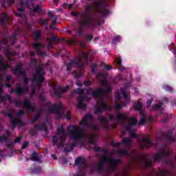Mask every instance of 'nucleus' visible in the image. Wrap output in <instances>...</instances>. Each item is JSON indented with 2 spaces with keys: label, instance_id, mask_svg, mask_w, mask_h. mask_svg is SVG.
<instances>
[{
  "label": "nucleus",
  "instance_id": "obj_1",
  "mask_svg": "<svg viewBox=\"0 0 176 176\" xmlns=\"http://www.w3.org/2000/svg\"><path fill=\"white\" fill-rule=\"evenodd\" d=\"M71 14L74 17L78 16L80 18V20L78 21L80 26H79L78 29V34L79 36L83 35V28L94 30L96 27H100V25H101V20L92 19L91 16L86 12H72Z\"/></svg>",
  "mask_w": 176,
  "mask_h": 176
},
{
  "label": "nucleus",
  "instance_id": "obj_2",
  "mask_svg": "<svg viewBox=\"0 0 176 176\" xmlns=\"http://www.w3.org/2000/svg\"><path fill=\"white\" fill-rule=\"evenodd\" d=\"M71 140L73 142L68 143L67 146L64 148V152L68 153L74 151V148L78 145V141L79 140L83 139V135H85V130L80 129L77 126H73L72 129L69 132Z\"/></svg>",
  "mask_w": 176,
  "mask_h": 176
},
{
  "label": "nucleus",
  "instance_id": "obj_3",
  "mask_svg": "<svg viewBox=\"0 0 176 176\" xmlns=\"http://www.w3.org/2000/svg\"><path fill=\"white\" fill-rule=\"evenodd\" d=\"M32 38L34 42L32 44V46H33L34 49H35L36 54L38 56H44L45 52L41 51V49L43 47V44L39 42V41H42V32L41 30H36L32 33Z\"/></svg>",
  "mask_w": 176,
  "mask_h": 176
},
{
  "label": "nucleus",
  "instance_id": "obj_4",
  "mask_svg": "<svg viewBox=\"0 0 176 176\" xmlns=\"http://www.w3.org/2000/svg\"><path fill=\"white\" fill-rule=\"evenodd\" d=\"M133 160L140 163V166L142 167L143 170H146V168L153 166V162L151 160V158L148 157L145 154H142L141 157L135 156L133 157Z\"/></svg>",
  "mask_w": 176,
  "mask_h": 176
},
{
  "label": "nucleus",
  "instance_id": "obj_5",
  "mask_svg": "<svg viewBox=\"0 0 176 176\" xmlns=\"http://www.w3.org/2000/svg\"><path fill=\"white\" fill-rule=\"evenodd\" d=\"M12 71L14 74L19 72V75L22 77V80L24 85L23 87H27L30 90V88H28V77H27V72L23 68V63H19Z\"/></svg>",
  "mask_w": 176,
  "mask_h": 176
},
{
  "label": "nucleus",
  "instance_id": "obj_6",
  "mask_svg": "<svg viewBox=\"0 0 176 176\" xmlns=\"http://www.w3.org/2000/svg\"><path fill=\"white\" fill-rule=\"evenodd\" d=\"M102 163L104 164H108L111 170V171H115V170L118 169V165L122 164V160L120 159H115L109 157L107 155L102 156L101 157Z\"/></svg>",
  "mask_w": 176,
  "mask_h": 176
},
{
  "label": "nucleus",
  "instance_id": "obj_7",
  "mask_svg": "<svg viewBox=\"0 0 176 176\" xmlns=\"http://www.w3.org/2000/svg\"><path fill=\"white\" fill-rule=\"evenodd\" d=\"M138 141L139 142L140 148L142 150L144 148L149 149V148H152V146H155L156 148L159 146V142L155 144L153 143V141L151 140L149 136H144L142 139H138Z\"/></svg>",
  "mask_w": 176,
  "mask_h": 176
},
{
  "label": "nucleus",
  "instance_id": "obj_8",
  "mask_svg": "<svg viewBox=\"0 0 176 176\" xmlns=\"http://www.w3.org/2000/svg\"><path fill=\"white\" fill-rule=\"evenodd\" d=\"M94 6L95 10L102 14V16H107L109 14V10L108 9H101L102 8H105L107 4L102 0H94Z\"/></svg>",
  "mask_w": 176,
  "mask_h": 176
},
{
  "label": "nucleus",
  "instance_id": "obj_9",
  "mask_svg": "<svg viewBox=\"0 0 176 176\" xmlns=\"http://www.w3.org/2000/svg\"><path fill=\"white\" fill-rule=\"evenodd\" d=\"M61 103L55 104L51 107L48 108V111L51 113H55L56 119H63L64 118V111H60L61 109Z\"/></svg>",
  "mask_w": 176,
  "mask_h": 176
},
{
  "label": "nucleus",
  "instance_id": "obj_10",
  "mask_svg": "<svg viewBox=\"0 0 176 176\" xmlns=\"http://www.w3.org/2000/svg\"><path fill=\"white\" fill-rule=\"evenodd\" d=\"M43 75H45V69L43 67H42V66H38L36 68V72L33 76L32 82H38V83L43 82L45 80Z\"/></svg>",
  "mask_w": 176,
  "mask_h": 176
},
{
  "label": "nucleus",
  "instance_id": "obj_11",
  "mask_svg": "<svg viewBox=\"0 0 176 176\" xmlns=\"http://www.w3.org/2000/svg\"><path fill=\"white\" fill-rule=\"evenodd\" d=\"M170 170L160 169L157 171L155 169L149 170V173H142V176H168L170 175Z\"/></svg>",
  "mask_w": 176,
  "mask_h": 176
},
{
  "label": "nucleus",
  "instance_id": "obj_12",
  "mask_svg": "<svg viewBox=\"0 0 176 176\" xmlns=\"http://www.w3.org/2000/svg\"><path fill=\"white\" fill-rule=\"evenodd\" d=\"M29 92V89L27 88V87H22V85L21 83H17L16 87L14 89L12 88L10 91V94H13V93H16V96H24L25 94H27V93Z\"/></svg>",
  "mask_w": 176,
  "mask_h": 176
},
{
  "label": "nucleus",
  "instance_id": "obj_13",
  "mask_svg": "<svg viewBox=\"0 0 176 176\" xmlns=\"http://www.w3.org/2000/svg\"><path fill=\"white\" fill-rule=\"evenodd\" d=\"M52 90L54 91V96H56L57 98H60L64 93H67V91L69 90V86L67 85L65 87H63L61 85L56 87V85H54Z\"/></svg>",
  "mask_w": 176,
  "mask_h": 176
},
{
  "label": "nucleus",
  "instance_id": "obj_14",
  "mask_svg": "<svg viewBox=\"0 0 176 176\" xmlns=\"http://www.w3.org/2000/svg\"><path fill=\"white\" fill-rule=\"evenodd\" d=\"M72 65H75L76 67H78L79 68H84L85 67V64L83 62H82V59L79 57H76L74 59H72L70 60V63H69L67 65V71L69 72L71 71V68H72Z\"/></svg>",
  "mask_w": 176,
  "mask_h": 176
},
{
  "label": "nucleus",
  "instance_id": "obj_15",
  "mask_svg": "<svg viewBox=\"0 0 176 176\" xmlns=\"http://www.w3.org/2000/svg\"><path fill=\"white\" fill-rule=\"evenodd\" d=\"M6 116L11 120V124L12 127H16V126H20V127L23 126H25V122H23L21 120L14 118L12 113H6Z\"/></svg>",
  "mask_w": 176,
  "mask_h": 176
},
{
  "label": "nucleus",
  "instance_id": "obj_16",
  "mask_svg": "<svg viewBox=\"0 0 176 176\" xmlns=\"http://www.w3.org/2000/svg\"><path fill=\"white\" fill-rule=\"evenodd\" d=\"M112 107L108 104L103 102L95 107L94 113L95 115H98L99 113H102L104 111H111Z\"/></svg>",
  "mask_w": 176,
  "mask_h": 176
},
{
  "label": "nucleus",
  "instance_id": "obj_17",
  "mask_svg": "<svg viewBox=\"0 0 176 176\" xmlns=\"http://www.w3.org/2000/svg\"><path fill=\"white\" fill-rule=\"evenodd\" d=\"M93 120V115L90 113H87L82 120L80 122V126H82L83 129H87L90 126V122Z\"/></svg>",
  "mask_w": 176,
  "mask_h": 176
},
{
  "label": "nucleus",
  "instance_id": "obj_18",
  "mask_svg": "<svg viewBox=\"0 0 176 176\" xmlns=\"http://www.w3.org/2000/svg\"><path fill=\"white\" fill-rule=\"evenodd\" d=\"M109 120H118V122H124L126 120V115L118 113L117 116L113 113H109Z\"/></svg>",
  "mask_w": 176,
  "mask_h": 176
},
{
  "label": "nucleus",
  "instance_id": "obj_19",
  "mask_svg": "<svg viewBox=\"0 0 176 176\" xmlns=\"http://www.w3.org/2000/svg\"><path fill=\"white\" fill-rule=\"evenodd\" d=\"M22 105L24 108H26L28 112H35V106L32 105V103L30 100L27 98L24 99Z\"/></svg>",
  "mask_w": 176,
  "mask_h": 176
},
{
  "label": "nucleus",
  "instance_id": "obj_20",
  "mask_svg": "<svg viewBox=\"0 0 176 176\" xmlns=\"http://www.w3.org/2000/svg\"><path fill=\"white\" fill-rule=\"evenodd\" d=\"M105 95V89L102 88H98L92 91V97L94 98H104V96Z\"/></svg>",
  "mask_w": 176,
  "mask_h": 176
},
{
  "label": "nucleus",
  "instance_id": "obj_21",
  "mask_svg": "<svg viewBox=\"0 0 176 176\" xmlns=\"http://www.w3.org/2000/svg\"><path fill=\"white\" fill-rule=\"evenodd\" d=\"M97 120H98L99 123L102 124V127L105 129V130H108V129H109V120H108L107 117L99 116Z\"/></svg>",
  "mask_w": 176,
  "mask_h": 176
},
{
  "label": "nucleus",
  "instance_id": "obj_22",
  "mask_svg": "<svg viewBox=\"0 0 176 176\" xmlns=\"http://www.w3.org/2000/svg\"><path fill=\"white\" fill-rule=\"evenodd\" d=\"M129 122L125 126V129L126 131H131V129H133V126H135L137 123H138V121H137V119H135L134 117H130L129 118Z\"/></svg>",
  "mask_w": 176,
  "mask_h": 176
},
{
  "label": "nucleus",
  "instance_id": "obj_23",
  "mask_svg": "<svg viewBox=\"0 0 176 176\" xmlns=\"http://www.w3.org/2000/svg\"><path fill=\"white\" fill-rule=\"evenodd\" d=\"M85 140H87L89 144H91V145H96V142H97L98 136H97L96 133H94L91 135H85Z\"/></svg>",
  "mask_w": 176,
  "mask_h": 176
},
{
  "label": "nucleus",
  "instance_id": "obj_24",
  "mask_svg": "<svg viewBox=\"0 0 176 176\" xmlns=\"http://www.w3.org/2000/svg\"><path fill=\"white\" fill-rule=\"evenodd\" d=\"M165 140L170 144H173V142H175V138L173 135V129L168 130L165 133L164 135Z\"/></svg>",
  "mask_w": 176,
  "mask_h": 176
},
{
  "label": "nucleus",
  "instance_id": "obj_25",
  "mask_svg": "<svg viewBox=\"0 0 176 176\" xmlns=\"http://www.w3.org/2000/svg\"><path fill=\"white\" fill-rule=\"evenodd\" d=\"M78 104H77V108L78 109H86V104H85V97L82 95H80L78 98Z\"/></svg>",
  "mask_w": 176,
  "mask_h": 176
},
{
  "label": "nucleus",
  "instance_id": "obj_26",
  "mask_svg": "<svg viewBox=\"0 0 176 176\" xmlns=\"http://www.w3.org/2000/svg\"><path fill=\"white\" fill-rule=\"evenodd\" d=\"M130 144H131V140L129 138H126L122 140V142H113L112 145L115 148H118V146H120V145L122 144L128 145V146H131Z\"/></svg>",
  "mask_w": 176,
  "mask_h": 176
},
{
  "label": "nucleus",
  "instance_id": "obj_27",
  "mask_svg": "<svg viewBox=\"0 0 176 176\" xmlns=\"http://www.w3.org/2000/svg\"><path fill=\"white\" fill-rule=\"evenodd\" d=\"M74 164L78 167H83L86 166V159L83 157H78L75 160Z\"/></svg>",
  "mask_w": 176,
  "mask_h": 176
},
{
  "label": "nucleus",
  "instance_id": "obj_28",
  "mask_svg": "<svg viewBox=\"0 0 176 176\" xmlns=\"http://www.w3.org/2000/svg\"><path fill=\"white\" fill-rule=\"evenodd\" d=\"M153 120V118L146 116V115H143L140 118V120L139 121V125L142 126L144 123H151Z\"/></svg>",
  "mask_w": 176,
  "mask_h": 176
},
{
  "label": "nucleus",
  "instance_id": "obj_29",
  "mask_svg": "<svg viewBox=\"0 0 176 176\" xmlns=\"http://www.w3.org/2000/svg\"><path fill=\"white\" fill-rule=\"evenodd\" d=\"M98 76H101L103 79L101 80L102 86L106 87L109 85V82H108V79H107V74L104 73H98Z\"/></svg>",
  "mask_w": 176,
  "mask_h": 176
},
{
  "label": "nucleus",
  "instance_id": "obj_30",
  "mask_svg": "<svg viewBox=\"0 0 176 176\" xmlns=\"http://www.w3.org/2000/svg\"><path fill=\"white\" fill-rule=\"evenodd\" d=\"M85 91L87 93L88 89L86 88H77L76 89L73 90L72 93L73 94H80V96H85Z\"/></svg>",
  "mask_w": 176,
  "mask_h": 176
},
{
  "label": "nucleus",
  "instance_id": "obj_31",
  "mask_svg": "<svg viewBox=\"0 0 176 176\" xmlns=\"http://www.w3.org/2000/svg\"><path fill=\"white\" fill-rule=\"evenodd\" d=\"M30 160L32 162H38V163H41V159H39V155H38V153L36 151H33Z\"/></svg>",
  "mask_w": 176,
  "mask_h": 176
},
{
  "label": "nucleus",
  "instance_id": "obj_32",
  "mask_svg": "<svg viewBox=\"0 0 176 176\" xmlns=\"http://www.w3.org/2000/svg\"><path fill=\"white\" fill-rule=\"evenodd\" d=\"M35 130H39L40 131H45L47 132V128H46V123L43 122L41 126L38 124L34 125Z\"/></svg>",
  "mask_w": 176,
  "mask_h": 176
},
{
  "label": "nucleus",
  "instance_id": "obj_33",
  "mask_svg": "<svg viewBox=\"0 0 176 176\" xmlns=\"http://www.w3.org/2000/svg\"><path fill=\"white\" fill-rule=\"evenodd\" d=\"M116 65L119 66L120 71H124V69H126V67L122 65V58L117 57L116 58Z\"/></svg>",
  "mask_w": 176,
  "mask_h": 176
},
{
  "label": "nucleus",
  "instance_id": "obj_34",
  "mask_svg": "<svg viewBox=\"0 0 176 176\" xmlns=\"http://www.w3.org/2000/svg\"><path fill=\"white\" fill-rule=\"evenodd\" d=\"M153 159L154 162H161V160H164V158L163 157V154H162V153H155Z\"/></svg>",
  "mask_w": 176,
  "mask_h": 176
},
{
  "label": "nucleus",
  "instance_id": "obj_35",
  "mask_svg": "<svg viewBox=\"0 0 176 176\" xmlns=\"http://www.w3.org/2000/svg\"><path fill=\"white\" fill-rule=\"evenodd\" d=\"M77 12H80V13H87V14H89L91 18L94 19V18H93L91 13H90L91 12V6L90 5L86 6L85 12H82V11H77Z\"/></svg>",
  "mask_w": 176,
  "mask_h": 176
},
{
  "label": "nucleus",
  "instance_id": "obj_36",
  "mask_svg": "<svg viewBox=\"0 0 176 176\" xmlns=\"http://www.w3.org/2000/svg\"><path fill=\"white\" fill-rule=\"evenodd\" d=\"M117 153L120 155V156H129V155H130V152L127 149L118 150L117 151Z\"/></svg>",
  "mask_w": 176,
  "mask_h": 176
},
{
  "label": "nucleus",
  "instance_id": "obj_37",
  "mask_svg": "<svg viewBox=\"0 0 176 176\" xmlns=\"http://www.w3.org/2000/svg\"><path fill=\"white\" fill-rule=\"evenodd\" d=\"M9 20L10 18L7 15H3L2 16H0V24H2V25H5L6 24V21Z\"/></svg>",
  "mask_w": 176,
  "mask_h": 176
},
{
  "label": "nucleus",
  "instance_id": "obj_38",
  "mask_svg": "<svg viewBox=\"0 0 176 176\" xmlns=\"http://www.w3.org/2000/svg\"><path fill=\"white\" fill-rule=\"evenodd\" d=\"M57 131L58 134H61L62 137H65L67 135V133L65 132V128L64 126H60L58 128Z\"/></svg>",
  "mask_w": 176,
  "mask_h": 176
},
{
  "label": "nucleus",
  "instance_id": "obj_39",
  "mask_svg": "<svg viewBox=\"0 0 176 176\" xmlns=\"http://www.w3.org/2000/svg\"><path fill=\"white\" fill-rule=\"evenodd\" d=\"M0 69L1 71H4V72L8 71V66L3 63V59H0Z\"/></svg>",
  "mask_w": 176,
  "mask_h": 176
},
{
  "label": "nucleus",
  "instance_id": "obj_40",
  "mask_svg": "<svg viewBox=\"0 0 176 176\" xmlns=\"http://www.w3.org/2000/svg\"><path fill=\"white\" fill-rule=\"evenodd\" d=\"M142 107H144V105L140 102L133 104V108L135 109V111H140L142 109Z\"/></svg>",
  "mask_w": 176,
  "mask_h": 176
},
{
  "label": "nucleus",
  "instance_id": "obj_41",
  "mask_svg": "<svg viewBox=\"0 0 176 176\" xmlns=\"http://www.w3.org/2000/svg\"><path fill=\"white\" fill-rule=\"evenodd\" d=\"M95 169L98 170V173H102L104 171V164L100 163L95 166Z\"/></svg>",
  "mask_w": 176,
  "mask_h": 176
},
{
  "label": "nucleus",
  "instance_id": "obj_42",
  "mask_svg": "<svg viewBox=\"0 0 176 176\" xmlns=\"http://www.w3.org/2000/svg\"><path fill=\"white\" fill-rule=\"evenodd\" d=\"M162 154L164 160L166 157H168V156H171V155H173V152L171 151H164L162 152Z\"/></svg>",
  "mask_w": 176,
  "mask_h": 176
},
{
  "label": "nucleus",
  "instance_id": "obj_43",
  "mask_svg": "<svg viewBox=\"0 0 176 176\" xmlns=\"http://www.w3.org/2000/svg\"><path fill=\"white\" fill-rule=\"evenodd\" d=\"M163 89H164V90H165L166 91H168V93H173V91L174 90L172 88V87L168 85H163Z\"/></svg>",
  "mask_w": 176,
  "mask_h": 176
},
{
  "label": "nucleus",
  "instance_id": "obj_44",
  "mask_svg": "<svg viewBox=\"0 0 176 176\" xmlns=\"http://www.w3.org/2000/svg\"><path fill=\"white\" fill-rule=\"evenodd\" d=\"M42 116V114L41 113H38L36 114V116L32 120L31 123L32 124H34V123H36L38 121V119Z\"/></svg>",
  "mask_w": 176,
  "mask_h": 176
},
{
  "label": "nucleus",
  "instance_id": "obj_45",
  "mask_svg": "<svg viewBox=\"0 0 176 176\" xmlns=\"http://www.w3.org/2000/svg\"><path fill=\"white\" fill-rule=\"evenodd\" d=\"M47 48L48 49H53L54 47V41L52 40H47Z\"/></svg>",
  "mask_w": 176,
  "mask_h": 176
},
{
  "label": "nucleus",
  "instance_id": "obj_46",
  "mask_svg": "<svg viewBox=\"0 0 176 176\" xmlns=\"http://www.w3.org/2000/svg\"><path fill=\"white\" fill-rule=\"evenodd\" d=\"M11 104H14L15 107H19L20 105H21V104H23V102L21 100H14L11 101Z\"/></svg>",
  "mask_w": 176,
  "mask_h": 176
},
{
  "label": "nucleus",
  "instance_id": "obj_47",
  "mask_svg": "<svg viewBox=\"0 0 176 176\" xmlns=\"http://www.w3.org/2000/svg\"><path fill=\"white\" fill-rule=\"evenodd\" d=\"M58 142V138L57 136L54 135L52 137V146H56Z\"/></svg>",
  "mask_w": 176,
  "mask_h": 176
},
{
  "label": "nucleus",
  "instance_id": "obj_48",
  "mask_svg": "<svg viewBox=\"0 0 176 176\" xmlns=\"http://www.w3.org/2000/svg\"><path fill=\"white\" fill-rule=\"evenodd\" d=\"M56 24H57V18H55L52 21V23L50 25V28H51V30L56 29Z\"/></svg>",
  "mask_w": 176,
  "mask_h": 176
},
{
  "label": "nucleus",
  "instance_id": "obj_49",
  "mask_svg": "<svg viewBox=\"0 0 176 176\" xmlns=\"http://www.w3.org/2000/svg\"><path fill=\"white\" fill-rule=\"evenodd\" d=\"M25 115V112L23 109H19V111L16 113V118H20V116H23Z\"/></svg>",
  "mask_w": 176,
  "mask_h": 176
},
{
  "label": "nucleus",
  "instance_id": "obj_50",
  "mask_svg": "<svg viewBox=\"0 0 176 176\" xmlns=\"http://www.w3.org/2000/svg\"><path fill=\"white\" fill-rule=\"evenodd\" d=\"M84 38L88 41L90 42V41L93 40V35L91 34H86L84 36Z\"/></svg>",
  "mask_w": 176,
  "mask_h": 176
},
{
  "label": "nucleus",
  "instance_id": "obj_51",
  "mask_svg": "<svg viewBox=\"0 0 176 176\" xmlns=\"http://www.w3.org/2000/svg\"><path fill=\"white\" fill-rule=\"evenodd\" d=\"M8 141H9V138L6 135L0 136V142H8Z\"/></svg>",
  "mask_w": 176,
  "mask_h": 176
},
{
  "label": "nucleus",
  "instance_id": "obj_52",
  "mask_svg": "<svg viewBox=\"0 0 176 176\" xmlns=\"http://www.w3.org/2000/svg\"><path fill=\"white\" fill-rule=\"evenodd\" d=\"M122 37L120 36H116L113 38V43H117V42H120Z\"/></svg>",
  "mask_w": 176,
  "mask_h": 176
},
{
  "label": "nucleus",
  "instance_id": "obj_53",
  "mask_svg": "<svg viewBox=\"0 0 176 176\" xmlns=\"http://www.w3.org/2000/svg\"><path fill=\"white\" fill-rule=\"evenodd\" d=\"M47 41H58V36L56 34H52V38H47Z\"/></svg>",
  "mask_w": 176,
  "mask_h": 176
},
{
  "label": "nucleus",
  "instance_id": "obj_54",
  "mask_svg": "<svg viewBox=\"0 0 176 176\" xmlns=\"http://www.w3.org/2000/svg\"><path fill=\"white\" fill-rule=\"evenodd\" d=\"M97 64L96 63H93L91 65V72L92 74H96V72H97Z\"/></svg>",
  "mask_w": 176,
  "mask_h": 176
},
{
  "label": "nucleus",
  "instance_id": "obj_55",
  "mask_svg": "<svg viewBox=\"0 0 176 176\" xmlns=\"http://www.w3.org/2000/svg\"><path fill=\"white\" fill-rule=\"evenodd\" d=\"M82 56L85 61H86V63H87L89 61V54H87V52H82Z\"/></svg>",
  "mask_w": 176,
  "mask_h": 176
},
{
  "label": "nucleus",
  "instance_id": "obj_56",
  "mask_svg": "<svg viewBox=\"0 0 176 176\" xmlns=\"http://www.w3.org/2000/svg\"><path fill=\"white\" fill-rule=\"evenodd\" d=\"M33 173H36L37 174H39L42 173V168L40 166H36L34 168Z\"/></svg>",
  "mask_w": 176,
  "mask_h": 176
},
{
  "label": "nucleus",
  "instance_id": "obj_57",
  "mask_svg": "<svg viewBox=\"0 0 176 176\" xmlns=\"http://www.w3.org/2000/svg\"><path fill=\"white\" fill-rule=\"evenodd\" d=\"M123 107H124V103L123 102L120 104H116L115 106L116 111H119V109H122Z\"/></svg>",
  "mask_w": 176,
  "mask_h": 176
},
{
  "label": "nucleus",
  "instance_id": "obj_58",
  "mask_svg": "<svg viewBox=\"0 0 176 176\" xmlns=\"http://www.w3.org/2000/svg\"><path fill=\"white\" fill-rule=\"evenodd\" d=\"M80 47H82V49H85L86 47V42H85V41L82 40V41H80L78 42Z\"/></svg>",
  "mask_w": 176,
  "mask_h": 176
},
{
  "label": "nucleus",
  "instance_id": "obj_59",
  "mask_svg": "<svg viewBox=\"0 0 176 176\" xmlns=\"http://www.w3.org/2000/svg\"><path fill=\"white\" fill-rule=\"evenodd\" d=\"M129 132H130L131 138H138V135L133 132V129H131V131H129Z\"/></svg>",
  "mask_w": 176,
  "mask_h": 176
},
{
  "label": "nucleus",
  "instance_id": "obj_60",
  "mask_svg": "<svg viewBox=\"0 0 176 176\" xmlns=\"http://www.w3.org/2000/svg\"><path fill=\"white\" fill-rule=\"evenodd\" d=\"M33 12H42V8L40 6H36L33 8Z\"/></svg>",
  "mask_w": 176,
  "mask_h": 176
},
{
  "label": "nucleus",
  "instance_id": "obj_61",
  "mask_svg": "<svg viewBox=\"0 0 176 176\" xmlns=\"http://www.w3.org/2000/svg\"><path fill=\"white\" fill-rule=\"evenodd\" d=\"M122 96H123L124 100H128L129 96H127V93L126 92V89H122Z\"/></svg>",
  "mask_w": 176,
  "mask_h": 176
},
{
  "label": "nucleus",
  "instance_id": "obj_62",
  "mask_svg": "<svg viewBox=\"0 0 176 176\" xmlns=\"http://www.w3.org/2000/svg\"><path fill=\"white\" fill-rule=\"evenodd\" d=\"M104 65V68L106 69V71H111V69H112V66L107 65L106 63L103 64Z\"/></svg>",
  "mask_w": 176,
  "mask_h": 176
},
{
  "label": "nucleus",
  "instance_id": "obj_63",
  "mask_svg": "<svg viewBox=\"0 0 176 176\" xmlns=\"http://www.w3.org/2000/svg\"><path fill=\"white\" fill-rule=\"evenodd\" d=\"M6 146L8 149H12V148L14 147V142H11L9 144H6Z\"/></svg>",
  "mask_w": 176,
  "mask_h": 176
},
{
  "label": "nucleus",
  "instance_id": "obj_64",
  "mask_svg": "<svg viewBox=\"0 0 176 176\" xmlns=\"http://www.w3.org/2000/svg\"><path fill=\"white\" fill-rule=\"evenodd\" d=\"M59 140H60V145L63 146L65 144V138H64V136H60Z\"/></svg>",
  "mask_w": 176,
  "mask_h": 176
}]
</instances>
